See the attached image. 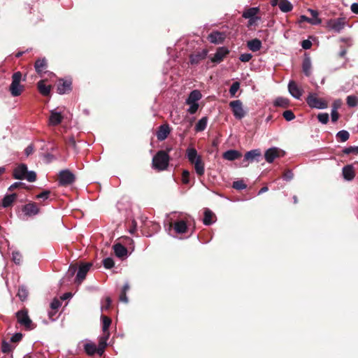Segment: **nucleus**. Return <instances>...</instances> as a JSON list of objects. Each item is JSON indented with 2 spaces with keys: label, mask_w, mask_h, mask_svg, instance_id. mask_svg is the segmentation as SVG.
<instances>
[{
  "label": "nucleus",
  "mask_w": 358,
  "mask_h": 358,
  "mask_svg": "<svg viewBox=\"0 0 358 358\" xmlns=\"http://www.w3.org/2000/svg\"><path fill=\"white\" fill-rule=\"evenodd\" d=\"M17 197V195L15 193L6 195L2 199V206L3 208L11 206L13 202L16 200Z\"/></svg>",
  "instance_id": "c85d7f7f"
},
{
  "label": "nucleus",
  "mask_w": 358,
  "mask_h": 358,
  "mask_svg": "<svg viewBox=\"0 0 358 358\" xmlns=\"http://www.w3.org/2000/svg\"><path fill=\"white\" fill-rule=\"evenodd\" d=\"M232 187L236 189L241 190L245 189L247 185L243 182V180H237L233 182Z\"/></svg>",
  "instance_id": "de8ad7c7"
},
{
  "label": "nucleus",
  "mask_w": 358,
  "mask_h": 358,
  "mask_svg": "<svg viewBox=\"0 0 358 358\" xmlns=\"http://www.w3.org/2000/svg\"><path fill=\"white\" fill-rule=\"evenodd\" d=\"M301 46L305 50H308L312 47V43L309 40H303L301 43Z\"/></svg>",
  "instance_id": "338daca9"
},
{
  "label": "nucleus",
  "mask_w": 358,
  "mask_h": 358,
  "mask_svg": "<svg viewBox=\"0 0 358 358\" xmlns=\"http://www.w3.org/2000/svg\"><path fill=\"white\" fill-rule=\"evenodd\" d=\"M62 303L57 299H54L50 303V308L52 310H57L58 308L61 306Z\"/></svg>",
  "instance_id": "6e6d98bb"
},
{
  "label": "nucleus",
  "mask_w": 358,
  "mask_h": 358,
  "mask_svg": "<svg viewBox=\"0 0 358 358\" xmlns=\"http://www.w3.org/2000/svg\"><path fill=\"white\" fill-rule=\"evenodd\" d=\"M17 188H26L25 183L21 182H14L13 185H11L9 187L8 190L13 191L14 189H17Z\"/></svg>",
  "instance_id": "864d4df0"
},
{
  "label": "nucleus",
  "mask_w": 358,
  "mask_h": 358,
  "mask_svg": "<svg viewBox=\"0 0 358 358\" xmlns=\"http://www.w3.org/2000/svg\"><path fill=\"white\" fill-rule=\"evenodd\" d=\"M22 211L24 216L33 217L39 213L40 208L36 203L30 201L22 207Z\"/></svg>",
  "instance_id": "9d476101"
},
{
  "label": "nucleus",
  "mask_w": 358,
  "mask_h": 358,
  "mask_svg": "<svg viewBox=\"0 0 358 358\" xmlns=\"http://www.w3.org/2000/svg\"><path fill=\"white\" fill-rule=\"evenodd\" d=\"M347 24L345 17H338L336 19H330L326 22V27L334 30L335 32L339 33L343 30Z\"/></svg>",
  "instance_id": "0eeeda50"
},
{
  "label": "nucleus",
  "mask_w": 358,
  "mask_h": 358,
  "mask_svg": "<svg viewBox=\"0 0 358 358\" xmlns=\"http://www.w3.org/2000/svg\"><path fill=\"white\" fill-rule=\"evenodd\" d=\"M170 228H173L176 234H184L187 230V222L185 220H180L171 222Z\"/></svg>",
  "instance_id": "aec40b11"
},
{
  "label": "nucleus",
  "mask_w": 358,
  "mask_h": 358,
  "mask_svg": "<svg viewBox=\"0 0 358 358\" xmlns=\"http://www.w3.org/2000/svg\"><path fill=\"white\" fill-rule=\"evenodd\" d=\"M311 61L309 57H305L302 63L303 72L306 76H310L311 74Z\"/></svg>",
  "instance_id": "72a5a7b5"
},
{
  "label": "nucleus",
  "mask_w": 358,
  "mask_h": 358,
  "mask_svg": "<svg viewBox=\"0 0 358 358\" xmlns=\"http://www.w3.org/2000/svg\"><path fill=\"white\" fill-rule=\"evenodd\" d=\"M331 121L333 122H336L339 118V113H338V111H336L335 110H331Z\"/></svg>",
  "instance_id": "774afa93"
},
{
  "label": "nucleus",
  "mask_w": 358,
  "mask_h": 358,
  "mask_svg": "<svg viewBox=\"0 0 358 358\" xmlns=\"http://www.w3.org/2000/svg\"><path fill=\"white\" fill-rule=\"evenodd\" d=\"M277 5L283 13L290 12L293 9V6L288 0H280Z\"/></svg>",
  "instance_id": "2f4dec72"
},
{
  "label": "nucleus",
  "mask_w": 358,
  "mask_h": 358,
  "mask_svg": "<svg viewBox=\"0 0 358 358\" xmlns=\"http://www.w3.org/2000/svg\"><path fill=\"white\" fill-rule=\"evenodd\" d=\"M15 315L17 322L26 330L29 331L36 328V324H35L29 317L27 308H24L18 310L15 313Z\"/></svg>",
  "instance_id": "20e7f679"
},
{
  "label": "nucleus",
  "mask_w": 358,
  "mask_h": 358,
  "mask_svg": "<svg viewBox=\"0 0 358 358\" xmlns=\"http://www.w3.org/2000/svg\"><path fill=\"white\" fill-rule=\"evenodd\" d=\"M259 12L260 9L259 7L245 8L243 12L242 17L245 19L257 17V14H259Z\"/></svg>",
  "instance_id": "393cba45"
},
{
  "label": "nucleus",
  "mask_w": 358,
  "mask_h": 358,
  "mask_svg": "<svg viewBox=\"0 0 358 358\" xmlns=\"http://www.w3.org/2000/svg\"><path fill=\"white\" fill-rule=\"evenodd\" d=\"M252 57V55L250 53H244L241 54L239 59L243 62H249Z\"/></svg>",
  "instance_id": "bf43d9fd"
},
{
  "label": "nucleus",
  "mask_w": 358,
  "mask_h": 358,
  "mask_svg": "<svg viewBox=\"0 0 358 358\" xmlns=\"http://www.w3.org/2000/svg\"><path fill=\"white\" fill-rule=\"evenodd\" d=\"M170 156L164 150H159L154 155L152 160V167L157 171L167 169L169 165Z\"/></svg>",
  "instance_id": "f03ea898"
},
{
  "label": "nucleus",
  "mask_w": 358,
  "mask_h": 358,
  "mask_svg": "<svg viewBox=\"0 0 358 358\" xmlns=\"http://www.w3.org/2000/svg\"><path fill=\"white\" fill-rule=\"evenodd\" d=\"M342 174L345 180L350 181L355 177V171L352 165H346L343 168Z\"/></svg>",
  "instance_id": "4be33fe9"
},
{
  "label": "nucleus",
  "mask_w": 358,
  "mask_h": 358,
  "mask_svg": "<svg viewBox=\"0 0 358 358\" xmlns=\"http://www.w3.org/2000/svg\"><path fill=\"white\" fill-rule=\"evenodd\" d=\"M260 20H261V17L259 16L252 17V18H248V25H247L248 27H250L251 26L255 25L256 24V22Z\"/></svg>",
  "instance_id": "0e129e2a"
},
{
  "label": "nucleus",
  "mask_w": 358,
  "mask_h": 358,
  "mask_svg": "<svg viewBox=\"0 0 358 358\" xmlns=\"http://www.w3.org/2000/svg\"><path fill=\"white\" fill-rule=\"evenodd\" d=\"M189 105H190V107L188 109V112L190 114H194L196 112V110H198L199 104L197 103H191Z\"/></svg>",
  "instance_id": "69168bd1"
},
{
  "label": "nucleus",
  "mask_w": 358,
  "mask_h": 358,
  "mask_svg": "<svg viewBox=\"0 0 358 358\" xmlns=\"http://www.w3.org/2000/svg\"><path fill=\"white\" fill-rule=\"evenodd\" d=\"M22 334L21 333H16L10 338V342L17 343L22 340Z\"/></svg>",
  "instance_id": "680f3d73"
},
{
  "label": "nucleus",
  "mask_w": 358,
  "mask_h": 358,
  "mask_svg": "<svg viewBox=\"0 0 358 358\" xmlns=\"http://www.w3.org/2000/svg\"><path fill=\"white\" fill-rule=\"evenodd\" d=\"M92 266V263L81 264L78 268V273L75 279V282L80 284L85 279L87 273L90 271Z\"/></svg>",
  "instance_id": "9b49d317"
},
{
  "label": "nucleus",
  "mask_w": 358,
  "mask_h": 358,
  "mask_svg": "<svg viewBox=\"0 0 358 358\" xmlns=\"http://www.w3.org/2000/svg\"><path fill=\"white\" fill-rule=\"evenodd\" d=\"M17 296L22 301H26L29 296V291L27 287L25 285L19 286Z\"/></svg>",
  "instance_id": "e433bc0d"
},
{
  "label": "nucleus",
  "mask_w": 358,
  "mask_h": 358,
  "mask_svg": "<svg viewBox=\"0 0 358 358\" xmlns=\"http://www.w3.org/2000/svg\"><path fill=\"white\" fill-rule=\"evenodd\" d=\"M282 177L286 180H292L293 178L294 174H293V173L292 172L291 170H286L283 173Z\"/></svg>",
  "instance_id": "e2e57ef3"
},
{
  "label": "nucleus",
  "mask_w": 358,
  "mask_h": 358,
  "mask_svg": "<svg viewBox=\"0 0 358 358\" xmlns=\"http://www.w3.org/2000/svg\"><path fill=\"white\" fill-rule=\"evenodd\" d=\"M55 194H53L50 190H43L40 194H37L36 196V199H41L43 201H45V200L50 199L52 200L55 199Z\"/></svg>",
  "instance_id": "473e14b6"
},
{
  "label": "nucleus",
  "mask_w": 358,
  "mask_h": 358,
  "mask_svg": "<svg viewBox=\"0 0 358 358\" xmlns=\"http://www.w3.org/2000/svg\"><path fill=\"white\" fill-rule=\"evenodd\" d=\"M346 102L349 107H355L358 105V97L354 95L348 96Z\"/></svg>",
  "instance_id": "c03bdc74"
},
{
  "label": "nucleus",
  "mask_w": 358,
  "mask_h": 358,
  "mask_svg": "<svg viewBox=\"0 0 358 358\" xmlns=\"http://www.w3.org/2000/svg\"><path fill=\"white\" fill-rule=\"evenodd\" d=\"M215 214L209 209H206L204 211V217L203 222L205 225H210L213 223V217Z\"/></svg>",
  "instance_id": "c9c22d12"
},
{
  "label": "nucleus",
  "mask_w": 358,
  "mask_h": 358,
  "mask_svg": "<svg viewBox=\"0 0 358 358\" xmlns=\"http://www.w3.org/2000/svg\"><path fill=\"white\" fill-rule=\"evenodd\" d=\"M48 61L45 58H39L34 63L36 72L42 77L48 71Z\"/></svg>",
  "instance_id": "2eb2a0df"
},
{
  "label": "nucleus",
  "mask_w": 358,
  "mask_h": 358,
  "mask_svg": "<svg viewBox=\"0 0 358 358\" xmlns=\"http://www.w3.org/2000/svg\"><path fill=\"white\" fill-rule=\"evenodd\" d=\"M248 48L252 50V52H257L260 50L262 48V42L260 40L257 38H255L250 41H248L247 43Z\"/></svg>",
  "instance_id": "7c9ffc66"
},
{
  "label": "nucleus",
  "mask_w": 358,
  "mask_h": 358,
  "mask_svg": "<svg viewBox=\"0 0 358 358\" xmlns=\"http://www.w3.org/2000/svg\"><path fill=\"white\" fill-rule=\"evenodd\" d=\"M262 156V153L260 150L255 149L252 150L250 151L247 152L244 155V159L243 160V164L246 162V164H243L244 166H247L248 162H252L253 161H259V158Z\"/></svg>",
  "instance_id": "ddd939ff"
},
{
  "label": "nucleus",
  "mask_w": 358,
  "mask_h": 358,
  "mask_svg": "<svg viewBox=\"0 0 358 358\" xmlns=\"http://www.w3.org/2000/svg\"><path fill=\"white\" fill-rule=\"evenodd\" d=\"M75 179L74 174L68 169L61 171L58 176L59 183L62 186H67L73 184Z\"/></svg>",
  "instance_id": "1a4fd4ad"
},
{
  "label": "nucleus",
  "mask_w": 358,
  "mask_h": 358,
  "mask_svg": "<svg viewBox=\"0 0 358 358\" xmlns=\"http://www.w3.org/2000/svg\"><path fill=\"white\" fill-rule=\"evenodd\" d=\"M208 51L203 49L201 51H196L189 55V62L192 65H196L207 56Z\"/></svg>",
  "instance_id": "dca6fc26"
},
{
  "label": "nucleus",
  "mask_w": 358,
  "mask_h": 358,
  "mask_svg": "<svg viewBox=\"0 0 358 358\" xmlns=\"http://www.w3.org/2000/svg\"><path fill=\"white\" fill-rule=\"evenodd\" d=\"M225 38V34L220 31H213L208 36V41L214 44L222 43Z\"/></svg>",
  "instance_id": "6ab92c4d"
},
{
  "label": "nucleus",
  "mask_w": 358,
  "mask_h": 358,
  "mask_svg": "<svg viewBox=\"0 0 358 358\" xmlns=\"http://www.w3.org/2000/svg\"><path fill=\"white\" fill-rule=\"evenodd\" d=\"M113 248L117 257L122 258L127 255V249L121 243H116Z\"/></svg>",
  "instance_id": "bb28decb"
},
{
  "label": "nucleus",
  "mask_w": 358,
  "mask_h": 358,
  "mask_svg": "<svg viewBox=\"0 0 358 358\" xmlns=\"http://www.w3.org/2000/svg\"><path fill=\"white\" fill-rule=\"evenodd\" d=\"M110 336V334H108V335L103 334L101 337H100L99 341V346L97 348L98 350V355L101 356L105 350V348L107 345V340L108 339V337Z\"/></svg>",
  "instance_id": "cd10ccee"
},
{
  "label": "nucleus",
  "mask_w": 358,
  "mask_h": 358,
  "mask_svg": "<svg viewBox=\"0 0 358 358\" xmlns=\"http://www.w3.org/2000/svg\"><path fill=\"white\" fill-rule=\"evenodd\" d=\"M201 98V94L199 90H193L189 94L188 98L186 100L187 104H191L196 103Z\"/></svg>",
  "instance_id": "c756f323"
},
{
  "label": "nucleus",
  "mask_w": 358,
  "mask_h": 358,
  "mask_svg": "<svg viewBox=\"0 0 358 358\" xmlns=\"http://www.w3.org/2000/svg\"><path fill=\"white\" fill-rule=\"evenodd\" d=\"M66 145L69 148H72L73 149L76 148V142L73 136H71L67 141H66Z\"/></svg>",
  "instance_id": "052dcab7"
},
{
  "label": "nucleus",
  "mask_w": 358,
  "mask_h": 358,
  "mask_svg": "<svg viewBox=\"0 0 358 358\" xmlns=\"http://www.w3.org/2000/svg\"><path fill=\"white\" fill-rule=\"evenodd\" d=\"M103 264L106 268L110 269L114 266L115 262L112 258L107 257L103 260Z\"/></svg>",
  "instance_id": "49530a36"
},
{
  "label": "nucleus",
  "mask_w": 358,
  "mask_h": 358,
  "mask_svg": "<svg viewBox=\"0 0 358 358\" xmlns=\"http://www.w3.org/2000/svg\"><path fill=\"white\" fill-rule=\"evenodd\" d=\"M285 152L278 148H271L268 149L264 154L265 159L267 162L271 163L275 158L284 156Z\"/></svg>",
  "instance_id": "f8f14e48"
},
{
  "label": "nucleus",
  "mask_w": 358,
  "mask_h": 358,
  "mask_svg": "<svg viewBox=\"0 0 358 358\" xmlns=\"http://www.w3.org/2000/svg\"><path fill=\"white\" fill-rule=\"evenodd\" d=\"M77 270L78 266L76 264H71L67 271V275L69 276V278L73 277L76 273Z\"/></svg>",
  "instance_id": "5fc2aeb1"
},
{
  "label": "nucleus",
  "mask_w": 358,
  "mask_h": 358,
  "mask_svg": "<svg viewBox=\"0 0 358 358\" xmlns=\"http://www.w3.org/2000/svg\"><path fill=\"white\" fill-rule=\"evenodd\" d=\"M187 157L189 162L194 165L195 171L199 176H202L205 172L204 162L202 157L198 155L195 148H188L187 150Z\"/></svg>",
  "instance_id": "f257e3e1"
},
{
  "label": "nucleus",
  "mask_w": 358,
  "mask_h": 358,
  "mask_svg": "<svg viewBox=\"0 0 358 358\" xmlns=\"http://www.w3.org/2000/svg\"><path fill=\"white\" fill-rule=\"evenodd\" d=\"M208 117H203L200 119L198 122L196 124L194 129L196 132L202 131L205 130L207 126Z\"/></svg>",
  "instance_id": "4c0bfd02"
},
{
  "label": "nucleus",
  "mask_w": 358,
  "mask_h": 358,
  "mask_svg": "<svg viewBox=\"0 0 358 358\" xmlns=\"http://www.w3.org/2000/svg\"><path fill=\"white\" fill-rule=\"evenodd\" d=\"M336 138L341 142H345L349 139L350 134L348 131L341 130L337 133Z\"/></svg>",
  "instance_id": "37998d69"
},
{
  "label": "nucleus",
  "mask_w": 358,
  "mask_h": 358,
  "mask_svg": "<svg viewBox=\"0 0 358 358\" xmlns=\"http://www.w3.org/2000/svg\"><path fill=\"white\" fill-rule=\"evenodd\" d=\"M307 104L312 108L324 109L328 107V103L324 99L319 98L317 94L310 93L306 98Z\"/></svg>",
  "instance_id": "423d86ee"
},
{
  "label": "nucleus",
  "mask_w": 358,
  "mask_h": 358,
  "mask_svg": "<svg viewBox=\"0 0 358 358\" xmlns=\"http://www.w3.org/2000/svg\"><path fill=\"white\" fill-rule=\"evenodd\" d=\"M308 11L310 13L311 15V24L317 25L321 24L322 20L320 18L318 17L319 13L317 10L313 9H308Z\"/></svg>",
  "instance_id": "58836bf2"
},
{
  "label": "nucleus",
  "mask_w": 358,
  "mask_h": 358,
  "mask_svg": "<svg viewBox=\"0 0 358 358\" xmlns=\"http://www.w3.org/2000/svg\"><path fill=\"white\" fill-rule=\"evenodd\" d=\"M343 152L345 155L354 154L358 155V146H350L343 150Z\"/></svg>",
  "instance_id": "a18cd8bd"
},
{
  "label": "nucleus",
  "mask_w": 358,
  "mask_h": 358,
  "mask_svg": "<svg viewBox=\"0 0 358 358\" xmlns=\"http://www.w3.org/2000/svg\"><path fill=\"white\" fill-rule=\"evenodd\" d=\"M72 82L71 80L59 79L57 84V92L59 94L69 93L71 91Z\"/></svg>",
  "instance_id": "4468645a"
},
{
  "label": "nucleus",
  "mask_w": 358,
  "mask_h": 358,
  "mask_svg": "<svg viewBox=\"0 0 358 358\" xmlns=\"http://www.w3.org/2000/svg\"><path fill=\"white\" fill-rule=\"evenodd\" d=\"M84 349H85V352L88 355L92 356L96 353L98 354L97 347L94 343H86L84 345Z\"/></svg>",
  "instance_id": "ea45409f"
},
{
  "label": "nucleus",
  "mask_w": 358,
  "mask_h": 358,
  "mask_svg": "<svg viewBox=\"0 0 358 358\" xmlns=\"http://www.w3.org/2000/svg\"><path fill=\"white\" fill-rule=\"evenodd\" d=\"M46 80H41L37 83V88L39 92L43 96H49L51 90V85H45Z\"/></svg>",
  "instance_id": "5701e85b"
},
{
  "label": "nucleus",
  "mask_w": 358,
  "mask_h": 358,
  "mask_svg": "<svg viewBox=\"0 0 358 358\" xmlns=\"http://www.w3.org/2000/svg\"><path fill=\"white\" fill-rule=\"evenodd\" d=\"M229 106L232 110L234 116L238 119L241 120L243 118L246 112L243 108V103L241 100H234L229 103Z\"/></svg>",
  "instance_id": "6e6552de"
},
{
  "label": "nucleus",
  "mask_w": 358,
  "mask_h": 358,
  "mask_svg": "<svg viewBox=\"0 0 358 358\" xmlns=\"http://www.w3.org/2000/svg\"><path fill=\"white\" fill-rule=\"evenodd\" d=\"M240 87V83L238 82H234L231 85L229 89V93L231 96H234L236 95V93Z\"/></svg>",
  "instance_id": "3c124183"
},
{
  "label": "nucleus",
  "mask_w": 358,
  "mask_h": 358,
  "mask_svg": "<svg viewBox=\"0 0 358 358\" xmlns=\"http://www.w3.org/2000/svg\"><path fill=\"white\" fill-rule=\"evenodd\" d=\"M282 116L287 121H291L295 118V115L291 110L284 111Z\"/></svg>",
  "instance_id": "09e8293b"
},
{
  "label": "nucleus",
  "mask_w": 358,
  "mask_h": 358,
  "mask_svg": "<svg viewBox=\"0 0 358 358\" xmlns=\"http://www.w3.org/2000/svg\"><path fill=\"white\" fill-rule=\"evenodd\" d=\"M12 349L13 348L8 342L3 341L1 344V350L3 353H9L12 351Z\"/></svg>",
  "instance_id": "8fccbe9b"
},
{
  "label": "nucleus",
  "mask_w": 358,
  "mask_h": 358,
  "mask_svg": "<svg viewBox=\"0 0 358 358\" xmlns=\"http://www.w3.org/2000/svg\"><path fill=\"white\" fill-rule=\"evenodd\" d=\"M182 181L184 184L189 182V172L187 170H184L182 173Z\"/></svg>",
  "instance_id": "4d7b16f0"
},
{
  "label": "nucleus",
  "mask_w": 358,
  "mask_h": 358,
  "mask_svg": "<svg viewBox=\"0 0 358 358\" xmlns=\"http://www.w3.org/2000/svg\"><path fill=\"white\" fill-rule=\"evenodd\" d=\"M171 132V129L167 124L160 125L157 131V138L159 141L165 140Z\"/></svg>",
  "instance_id": "412c9836"
},
{
  "label": "nucleus",
  "mask_w": 358,
  "mask_h": 358,
  "mask_svg": "<svg viewBox=\"0 0 358 358\" xmlns=\"http://www.w3.org/2000/svg\"><path fill=\"white\" fill-rule=\"evenodd\" d=\"M242 155L241 153L236 150H229L223 153V158L229 160V161H234L235 159H239L241 157Z\"/></svg>",
  "instance_id": "b1692460"
},
{
  "label": "nucleus",
  "mask_w": 358,
  "mask_h": 358,
  "mask_svg": "<svg viewBox=\"0 0 358 358\" xmlns=\"http://www.w3.org/2000/svg\"><path fill=\"white\" fill-rule=\"evenodd\" d=\"M102 320V330L103 334L108 335L109 333L108 329L111 324L112 320L111 319L106 315H101Z\"/></svg>",
  "instance_id": "f704fd0d"
},
{
  "label": "nucleus",
  "mask_w": 358,
  "mask_h": 358,
  "mask_svg": "<svg viewBox=\"0 0 358 358\" xmlns=\"http://www.w3.org/2000/svg\"><path fill=\"white\" fill-rule=\"evenodd\" d=\"M22 80V73L17 71L12 76V83L10 85L9 90L13 96H20L24 90V86L20 85Z\"/></svg>",
  "instance_id": "39448f33"
},
{
  "label": "nucleus",
  "mask_w": 358,
  "mask_h": 358,
  "mask_svg": "<svg viewBox=\"0 0 358 358\" xmlns=\"http://www.w3.org/2000/svg\"><path fill=\"white\" fill-rule=\"evenodd\" d=\"M63 120V116L61 113L51 111L50 117H49V123L50 125L56 126L59 124Z\"/></svg>",
  "instance_id": "a878e982"
},
{
  "label": "nucleus",
  "mask_w": 358,
  "mask_h": 358,
  "mask_svg": "<svg viewBox=\"0 0 358 358\" xmlns=\"http://www.w3.org/2000/svg\"><path fill=\"white\" fill-rule=\"evenodd\" d=\"M130 289L129 283H125L122 287V289L120 294V301L125 303H128V298L127 296V292Z\"/></svg>",
  "instance_id": "a19ab883"
},
{
  "label": "nucleus",
  "mask_w": 358,
  "mask_h": 358,
  "mask_svg": "<svg viewBox=\"0 0 358 358\" xmlns=\"http://www.w3.org/2000/svg\"><path fill=\"white\" fill-rule=\"evenodd\" d=\"M229 53V50L225 47L218 48L213 57L211 58V62L213 63L219 64L223 61L224 58Z\"/></svg>",
  "instance_id": "f3484780"
},
{
  "label": "nucleus",
  "mask_w": 358,
  "mask_h": 358,
  "mask_svg": "<svg viewBox=\"0 0 358 358\" xmlns=\"http://www.w3.org/2000/svg\"><path fill=\"white\" fill-rule=\"evenodd\" d=\"M288 90L292 96L297 99L301 98L303 92L294 80L289 81L288 84Z\"/></svg>",
  "instance_id": "a211bd4d"
},
{
  "label": "nucleus",
  "mask_w": 358,
  "mask_h": 358,
  "mask_svg": "<svg viewBox=\"0 0 358 358\" xmlns=\"http://www.w3.org/2000/svg\"><path fill=\"white\" fill-rule=\"evenodd\" d=\"M13 177L17 180L26 179L30 182L36 180V173L34 171H28L27 166L24 164H20L14 169L13 172Z\"/></svg>",
  "instance_id": "7ed1b4c3"
},
{
  "label": "nucleus",
  "mask_w": 358,
  "mask_h": 358,
  "mask_svg": "<svg viewBox=\"0 0 358 358\" xmlns=\"http://www.w3.org/2000/svg\"><path fill=\"white\" fill-rule=\"evenodd\" d=\"M13 261L16 264H20L22 261V255L18 252H13Z\"/></svg>",
  "instance_id": "13d9d810"
},
{
  "label": "nucleus",
  "mask_w": 358,
  "mask_h": 358,
  "mask_svg": "<svg viewBox=\"0 0 358 358\" xmlns=\"http://www.w3.org/2000/svg\"><path fill=\"white\" fill-rule=\"evenodd\" d=\"M318 120L322 124H327L329 120V114L327 113H319L317 115Z\"/></svg>",
  "instance_id": "603ef678"
},
{
  "label": "nucleus",
  "mask_w": 358,
  "mask_h": 358,
  "mask_svg": "<svg viewBox=\"0 0 358 358\" xmlns=\"http://www.w3.org/2000/svg\"><path fill=\"white\" fill-rule=\"evenodd\" d=\"M274 105L278 107L287 108L289 106V101L286 98L278 97L275 99Z\"/></svg>",
  "instance_id": "79ce46f5"
}]
</instances>
